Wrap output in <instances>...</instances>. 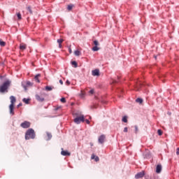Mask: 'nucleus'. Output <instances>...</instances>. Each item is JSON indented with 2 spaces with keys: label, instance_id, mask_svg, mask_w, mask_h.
Returning a JSON list of instances; mask_svg holds the SVG:
<instances>
[{
  "label": "nucleus",
  "instance_id": "obj_1",
  "mask_svg": "<svg viewBox=\"0 0 179 179\" xmlns=\"http://www.w3.org/2000/svg\"><path fill=\"white\" fill-rule=\"evenodd\" d=\"M75 124H80L85 122V115L80 111H76L73 113Z\"/></svg>",
  "mask_w": 179,
  "mask_h": 179
},
{
  "label": "nucleus",
  "instance_id": "obj_41",
  "mask_svg": "<svg viewBox=\"0 0 179 179\" xmlns=\"http://www.w3.org/2000/svg\"><path fill=\"white\" fill-rule=\"evenodd\" d=\"M59 47L60 48H62V43H59Z\"/></svg>",
  "mask_w": 179,
  "mask_h": 179
},
{
  "label": "nucleus",
  "instance_id": "obj_10",
  "mask_svg": "<svg viewBox=\"0 0 179 179\" xmlns=\"http://www.w3.org/2000/svg\"><path fill=\"white\" fill-rule=\"evenodd\" d=\"M156 173L160 174L162 173V165H157L156 167Z\"/></svg>",
  "mask_w": 179,
  "mask_h": 179
},
{
  "label": "nucleus",
  "instance_id": "obj_9",
  "mask_svg": "<svg viewBox=\"0 0 179 179\" xmlns=\"http://www.w3.org/2000/svg\"><path fill=\"white\" fill-rule=\"evenodd\" d=\"M98 141L99 143H104V141H106V136L101 135V136H99Z\"/></svg>",
  "mask_w": 179,
  "mask_h": 179
},
{
  "label": "nucleus",
  "instance_id": "obj_6",
  "mask_svg": "<svg viewBox=\"0 0 179 179\" xmlns=\"http://www.w3.org/2000/svg\"><path fill=\"white\" fill-rule=\"evenodd\" d=\"M61 155L62 156H71V152H68V150H64V148H62Z\"/></svg>",
  "mask_w": 179,
  "mask_h": 179
},
{
  "label": "nucleus",
  "instance_id": "obj_32",
  "mask_svg": "<svg viewBox=\"0 0 179 179\" xmlns=\"http://www.w3.org/2000/svg\"><path fill=\"white\" fill-rule=\"evenodd\" d=\"M27 10H29V12H30L31 13H32L31 12V8L30 7H27Z\"/></svg>",
  "mask_w": 179,
  "mask_h": 179
},
{
  "label": "nucleus",
  "instance_id": "obj_3",
  "mask_svg": "<svg viewBox=\"0 0 179 179\" xmlns=\"http://www.w3.org/2000/svg\"><path fill=\"white\" fill-rule=\"evenodd\" d=\"M36 138V133L33 129H29L25 134V139L28 141L29 139H34Z\"/></svg>",
  "mask_w": 179,
  "mask_h": 179
},
{
  "label": "nucleus",
  "instance_id": "obj_35",
  "mask_svg": "<svg viewBox=\"0 0 179 179\" xmlns=\"http://www.w3.org/2000/svg\"><path fill=\"white\" fill-rule=\"evenodd\" d=\"M90 94H93V93H94V90H90Z\"/></svg>",
  "mask_w": 179,
  "mask_h": 179
},
{
  "label": "nucleus",
  "instance_id": "obj_25",
  "mask_svg": "<svg viewBox=\"0 0 179 179\" xmlns=\"http://www.w3.org/2000/svg\"><path fill=\"white\" fill-rule=\"evenodd\" d=\"M45 90H48V91H51V90H52V87H50V86H46V87H45Z\"/></svg>",
  "mask_w": 179,
  "mask_h": 179
},
{
  "label": "nucleus",
  "instance_id": "obj_14",
  "mask_svg": "<svg viewBox=\"0 0 179 179\" xmlns=\"http://www.w3.org/2000/svg\"><path fill=\"white\" fill-rule=\"evenodd\" d=\"M91 159H95V162H99V160H100L99 159V157H96V155H94V154H93L92 156H91Z\"/></svg>",
  "mask_w": 179,
  "mask_h": 179
},
{
  "label": "nucleus",
  "instance_id": "obj_28",
  "mask_svg": "<svg viewBox=\"0 0 179 179\" xmlns=\"http://www.w3.org/2000/svg\"><path fill=\"white\" fill-rule=\"evenodd\" d=\"M158 135H159V136H161V135H163V131H162L160 129H159L157 131Z\"/></svg>",
  "mask_w": 179,
  "mask_h": 179
},
{
  "label": "nucleus",
  "instance_id": "obj_43",
  "mask_svg": "<svg viewBox=\"0 0 179 179\" xmlns=\"http://www.w3.org/2000/svg\"><path fill=\"white\" fill-rule=\"evenodd\" d=\"M136 90H139V89H136Z\"/></svg>",
  "mask_w": 179,
  "mask_h": 179
},
{
  "label": "nucleus",
  "instance_id": "obj_15",
  "mask_svg": "<svg viewBox=\"0 0 179 179\" xmlns=\"http://www.w3.org/2000/svg\"><path fill=\"white\" fill-rule=\"evenodd\" d=\"M136 103H139L140 104H142V103H143V99H140V98H138L136 100Z\"/></svg>",
  "mask_w": 179,
  "mask_h": 179
},
{
  "label": "nucleus",
  "instance_id": "obj_27",
  "mask_svg": "<svg viewBox=\"0 0 179 179\" xmlns=\"http://www.w3.org/2000/svg\"><path fill=\"white\" fill-rule=\"evenodd\" d=\"M60 101H61L62 103H66V99H65V98H62V99H60Z\"/></svg>",
  "mask_w": 179,
  "mask_h": 179
},
{
  "label": "nucleus",
  "instance_id": "obj_23",
  "mask_svg": "<svg viewBox=\"0 0 179 179\" xmlns=\"http://www.w3.org/2000/svg\"><path fill=\"white\" fill-rule=\"evenodd\" d=\"M99 50L100 49L97 46H94V48H92V51H99Z\"/></svg>",
  "mask_w": 179,
  "mask_h": 179
},
{
  "label": "nucleus",
  "instance_id": "obj_30",
  "mask_svg": "<svg viewBox=\"0 0 179 179\" xmlns=\"http://www.w3.org/2000/svg\"><path fill=\"white\" fill-rule=\"evenodd\" d=\"M123 131L128 132V127H124Z\"/></svg>",
  "mask_w": 179,
  "mask_h": 179
},
{
  "label": "nucleus",
  "instance_id": "obj_8",
  "mask_svg": "<svg viewBox=\"0 0 179 179\" xmlns=\"http://www.w3.org/2000/svg\"><path fill=\"white\" fill-rule=\"evenodd\" d=\"M92 76H99L100 71H99V69H95L92 71Z\"/></svg>",
  "mask_w": 179,
  "mask_h": 179
},
{
  "label": "nucleus",
  "instance_id": "obj_39",
  "mask_svg": "<svg viewBox=\"0 0 179 179\" xmlns=\"http://www.w3.org/2000/svg\"><path fill=\"white\" fill-rule=\"evenodd\" d=\"M27 85H28V86H30V85H31V83H30V81H28V82L27 83Z\"/></svg>",
  "mask_w": 179,
  "mask_h": 179
},
{
  "label": "nucleus",
  "instance_id": "obj_12",
  "mask_svg": "<svg viewBox=\"0 0 179 179\" xmlns=\"http://www.w3.org/2000/svg\"><path fill=\"white\" fill-rule=\"evenodd\" d=\"M27 45H26V44H24V43H21L20 45V50H26V48H27Z\"/></svg>",
  "mask_w": 179,
  "mask_h": 179
},
{
  "label": "nucleus",
  "instance_id": "obj_2",
  "mask_svg": "<svg viewBox=\"0 0 179 179\" xmlns=\"http://www.w3.org/2000/svg\"><path fill=\"white\" fill-rule=\"evenodd\" d=\"M10 104L9 106L10 115H15V103H16V97L14 96H10Z\"/></svg>",
  "mask_w": 179,
  "mask_h": 179
},
{
  "label": "nucleus",
  "instance_id": "obj_20",
  "mask_svg": "<svg viewBox=\"0 0 179 179\" xmlns=\"http://www.w3.org/2000/svg\"><path fill=\"white\" fill-rule=\"evenodd\" d=\"M71 64L74 66V68H78V63L76 61L72 62Z\"/></svg>",
  "mask_w": 179,
  "mask_h": 179
},
{
  "label": "nucleus",
  "instance_id": "obj_37",
  "mask_svg": "<svg viewBox=\"0 0 179 179\" xmlns=\"http://www.w3.org/2000/svg\"><path fill=\"white\" fill-rule=\"evenodd\" d=\"M59 83L60 85H64V82L62 81V80H59Z\"/></svg>",
  "mask_w": 179,
  "mask_h": 179
},
{
  "label": "nucleus",
  "instance_id": "obj_16",
  "mask_svg": "<svg viewBox=\"0 0 179 179\" xmlns=\"http://www.w3.org/2000/svg\"><path fill=\"white\" fill-rule=\"evenodd\" d=\"M22 101H23L24 103H25V104H29V101H30V99L24 98V99H22Z\"/></svg>",
  "mask_w": 179,
  "mask_h": 179
},
{
  "label": "nucleus",
  "instance_id": "obj_5",
  "mask_svg": "<svg viewBox=\"0 0 179 179\" xmlns=\"http://www.w3.org/2000/svg\"><path fill=\"white\" fill-rule=\"evenodd\" d=\"M30 122L24 121V122L21 123L20 127L24 129H27L30 128Z\"/></svg>",
  "mask_w": 179,
  "mask_h": 179
},
{
  "label": "nucleus",
  "instance_id": "obj_34",
  "mask_svg": "<svg viewBox=\"0 0 179 179\" xmlns=\"http://www.w3.org/2000/svg\"><path fill=\"white\" fill-rule=\"evenodd\" d=\"M66 85H71V82H69V80H67L66 81Z\"/></svg>",
  "mask_w": 179,
  "mask_h": 179
},
{
  "label": "nucleus",
  "instance_id": "obj_11",
  "mask_svg": "<svg viewBox=\"0 0 179 179\" xmlns=\"http://www.w3.org/2000/svg\"><path fill=\"white\" fill-rule=\"evenodd\" d=\"M36 99L38 101H43L44 100V97L40 96L39 94L36 95Z\"/></svg>",
  "mask_w": 179,
  "mask_h": 179
},
{
  "label": "nucleus",
  "instance_id": "obj_7",
  "mask_svg": "<svg viewBox=\"0 0 179 179\" xmlns=\"http://www.w3.org/2000/svg\"><path fill=\"white\" fill-rule=\"evenodd\" d=\"M145 176V171H141L138 173L136 176H135V178L138 179V178H142L143 176Z\"/></svg>",
  "mask_w": 179,
  "mask_h": 179
},
{
  "label": "nucleus",
  "instance_id": "obj_26",
  "mask_svg": "<svg viewBox=\"0 0 179 179\" xmlns=\"http://www.w3.org/2000/svg\"><path fill=\"white\" fill-rule=\"evenodd\" d=\"M57 43H58L59 44H62V43H64V39H58V40H57Z\"/></svg>",
  "mask_w": 179,
  "mask_h": 179
},
{
  "label": "nucleus",
  "instance_id": "obj_21",
  "mask_svg": "<svg viewBox=\"0 0 179 179\" xmlns=\"http://www.w3.org/2000/svg\"><path fill=\"white\" fill-rule=\"evenodd\" d=\"M122 121L123 122H128L127 117L126 116L123 117Z\"/></svg>",
  "mask_w": 179,
  "mask_h": 179
},
{
  "label": "nucleus",
  "instance_id": "obj_38",
  "mask_svg": "<svg viewBox=\"0 0 179 179\" xmlns=\"http://www.w3.org/2000/svg\"><path fill=\"white\" fill-rule=\"evenodd\" d=\"M17 108H19V107H22V103H19L17 106Z\"/></svg>",
  "mask_w": 179,
  "mask_h": 179
},
{
  "label": "nucleus",
  "instance_id": "obj_17",
  "mask_svg": "<svg viewBox=\"0 0 179 179\" xmlns=\"http://www.w3.org/2000/svg\"><path fill=\"white\" fill-rule=\"evenodd\" d=\"M6 44V43L3 41H2V39H0V45L1 47H5Z\"/></svg>",
  "mask_w": 179,
  "mask_h": 179
},
{
  "label": "nucleus",
  "instance_id": "obj_29",
  "mask_svg": "<svg viewBox=\"0 0 179 179\" xmlns=\"http://www.w3.org/2000/svg\"><path fill=\"white\" fill-rule=\"evenodd\" d=\"M94 44L95 46L99 45V41H94Z\"/></svg>",
  "mask_w": 179,
  "mask_h": 179
},
{
  "label": "nucleus",
  "instance_id": "obj_22",
  "mask_svg": "<svg viewBox=\"0 0 179 179\" xmlns=\"http://www.w3.org/2000/svg\"><path fill=\"white\" fill-rule=\"evenodd\" d=\"M47 136H48V141H50V139L52 138V136L50 133H47Z\"/></svg>",
  "mask_w": 179,
  "mask_h": 179
},
{
  "label": "nucleus",
  "instance_id": "obj_42",
  "mask_svg": "<svg viewBox=\"0 0 179 179\" xmlns=\"http://www.w3.org/2000/svg\"><path fill=\"white\" fill-rule=\"evenodd\" d=\"M69 52L70 54H72V49L69 48Z\"/></svg>",
  "mask_w": 179,
  "mask_h": 179
},
{
  "label": "nucleus",
  "instance_id": "obj_4",
  "mask_svg": "<svg viewBox=\"0 0 179 179\" xmlns=\"http://www.w3.org/2000/svg\"><path fill=\"white\" fill-rule=\"evenodd\" d=\"M10 86V81L7 80L3 83L2 85H0V93H8V89Z\"/></svg>",
  "mask_w": 179,
  "mask_h": 179
},
{
  "label": "nucleus",
  "instance_id": "obj_24",
  "mask_svg": "<svg viewBox=\"0 0 179 179\" xmlns=\"http://www.w3.org/2000/svg\"><path fill=\"white\" fill-rule=\"evenodd\" d=\"M73 8V5H69L67 7L68 10H72V8Z\"/></svg>",
  "mask_w": 179,
  "mask_h": 179
},
{
  "label": "nucleus",
  "instance_id": "obj_13",
  "mask_svg": "<svg viewBox=\"0 0 179 179\" xmlns=\"http://www.w3.org/2000/svg\"><path fill=\"white\" fill-rule=\"evenodd\" d=\"M41 76V74H37L36 76H35V80L36 82H37L38 83H40V80L38 79V78H40Z\"/></svg>",
  "mask_w": 179,
  "mask_h": 179
},
{
  "label": "nucleus",
  "instance_id": "obj_19",
  "mask_svg": "<svg viewBox=\"0 0 179 179\" xmlns=\"http://www.w3.org/2000/svg\"><path fill=\"white\" fill-rule=\"evenodd\" d=\"M74 54L76 57H79V55H80V51L75 50Z\"/></svg>",
  "mask_w": 179,
  "mask_h": 179
},
{
  "label": "nucleus",
  "instance_id": "obj_40",
  "mask_svg": "<svg viewBox=\"0 0 179 179\" xmlns=\"http://www.w3.org/2000/svg\"><path fill=\"white\" fill-rule=\"evenodd\" d=\"M135 129H136V134L138 132V126H135Z\"/></svg>",
  "mask_w": 179,
  "mask_h": 179
},
{
  "label": "nucleus",
  "instance_id": "obj_31",
  "mask_svg": "<svg viewBox=\"0 0 179 179\" xmlns=\"http://www.w3.org/2000/svg\"><path fill=\"white\" fill-rule=\"evenodd\" d=\"M176 155L177 156H179V148L176 149Z\"/></svg>",
  "mask_w": 179,
  "mask_h": 179
},
{
  "label": "nucleus",
  "instance_id": "obj_18",
  "mask_svg": "<svg viewBox=\"0 0 179 179\" xmlns=\"http://www.w3.org/2000/svg\"><path fill=\"white\" fill-rule=\"evenodd\" d=\"M17 17L18 20H22V14H20V13H17Z\"/></svg>",
  "mask_w": 179,
  "mask_h": 179
},
{
  "label": "nucleus",
  "instance_id": "obj_33",
  "mask_svg": "<svg viewBox=\"0 0 179 179\" xmlns=\"http://www.w3.org/2000/svg\"><path fill=\"white\" fill-rule=\"evenodd\" d=\"M85 96V92L83 91H81V97Z\"/></svg>",
  "mask_w": 179,
  "mask_h": 179
},
{
  "label": "nucleus",
  "instance_id": "obj_36",
  "mask_svg": "<svg viewBox=\"0 0 179 179\" xmlns=\"http://www.w3.org/2000/svg\"><path fill=\"white\" fill-rule=\"evenodd\" d=\"M85 122L86 124H90V121H89V120H85Z\"/></svg>",
  "mask_w": 179,
  "mask_h": 179
}]
</instances>
